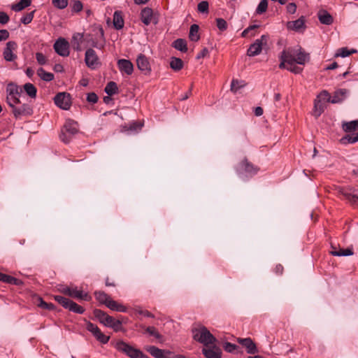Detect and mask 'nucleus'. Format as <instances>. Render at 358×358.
<instances>
[{
	"label": "nucleus",
	"instance_id": "nucleus-1",
	"mask_svg": "<svg viewBox=\"0 0 358 358\" xmlns=\"http://www.w3.org/2000/svg\"><path fill=\"white\" fill-rule=\"evenodd\" d=\"M192 332L193 338L206 347L209 345L215 344L216 342L215 337L204 326H201L199 328L194 329Z\"/></svg>",
	"mask_w": 358,
	"mask_h": 358
},
{
	"label": "nucleus",
	"instance_id": "nucleus-2",
	"mask_svg": "<svg viewBox=\"0 0 358 358\" xmlns=\"http://www.w3.org/2000/svg\"><path fill=\"white\" fill-rule=\"evenodd\" d=\"M78 132V123L72 120H68L61 131L59 137L64 143H69Z\"/></svg>",
	"mask_w": 358,
	"mask_h": 358
},
{
	"label": "nucleus",
	"instance_id": "nucleus-3",
	"mask_svg": "<svg viewBox=\"0 0 358 358\" xmlns=\"http://www.w3.org/2000/svg\"><path fill=\"white\" fill-rule=\"evenodd\" d=\"M115 348L117 350L124 352L130 358H150L138 349L134 348L124 341H118Z\"/></svg>",
	"mask_w": 358,
	"mask_h": 358
},
{
	"label": "nucleus",
	"instance_id": "nucleus-4",
	"mask_svg": "<svg viewBox=\"0 0 358 358\" xmlns=\"http://www.w3.org/2000/svg\"><path fill=\"white\" fill-rule=\"evenodd\" d=\"M22 92V90L16 84L13 83H9L6 87V102L8 106H11L12 103H21L20 96Z\"/></svg>",
	"mask_w": 358,
	"mask_h": 358
},
{
	"label": "nucleus",
	"instance_id": "nucleus-5",
	"mask_svg": "<svg viewBox=\"0 0 358 358\" xmlns=\"http://www.w3.org/2000/svg\"><path fill=\"white\" fill-rule=\"evenodd\" d=\"M259 168L251 162L248 159L244 158L236 167V172L238 175L246 174L249 176H252L257 173Z\"/></svg>",
	"mask_w": 358,
	"mask_h": 358
},
{
	"label": "nucleus",
	"instance_id": "nucleus-6",
	"mask_svg": "<svg viewBox=\"0 0 358 358\" xmlns=\"http://www.w3.org/2000/svg\"><path fill=\"white\" fill-rule=\"evenodd\" d=\"M12 103L9 106L12 109V113L16 119H20L22 117L31 116L33 114V108L28 103Z\"/></svg>",
	"mask_w": 358,
	"mask_h": 358
},
{
	"label": "nucleus",
	"instance_id": "nucleus-7",
	"mask_svg": "<svg viewBox=\"0 0 358 358\" xmlns=\"http://www.w3.org/2000/svg\"><path fill=\"white\" fill-rule=\"evenodd\" d=\"M268 41V36L262 35L260 38L255 40V41L252 43L247 51V55L249 57H255L261 53L262 50V46L266 45Z\"/></svg>",
	"mask_w": 358,
	"mask_h": 358
},
{
	"label": "nucleus",
	"instance_id": "nucleus-8",
	"mask_svg": "<svg viewBox=\"0 0 358 358\" xmlns=\"http://www.w3.org/2000/svg\"><path fill=\"white\" fill-rule=\"evenodd\" d=\"M86 329L91 332L95 338L101 343L106 344L108 342L110 336L102 333L100 329L94 324L87 322L86 323Z\"/></svg>",
	"mask_w": 358,
	"mask_h": 358
},
{
	"label": "nucleus",
	"instance_id": "nucleus-9",
	"mask_svg": "<svg viewBox=\"0 0 358 358\" xmlns=\"http://www.w3.org/2000/svg\"><path fill=\"white\" fill-rule=\"evenodd\" d=\"M55 103L63 110H69L71 106V95L66 92H59L54 98Z\"/></svg>",
	"mask_w": 358,
	"mask_h": 358
},
{
	"label": "nucleus",
	"instance_id": "nucleus-10",
	"mask_svg": "<svg viewBox=\"0 0 358 358\" xmlns=\"http://www.w3.org/2000/svg\"><path fill=\"white\" fill-rule=\"evenodd\" d=\"M141 19L145 25H149L152 22L156 24L158 22V17L149 7H145L141 10Z\"/></svg>",
	"mask_w": 358,
	"mask_h": 358
},
{
	"label": "nucleus",
	"instance_id": "nucleus-11",
	"mask_svg": "<svg viewBox=\"0 0 358 358\" xmlns=\"http://www.w3.org/2000/svg\"><path fill=\"white\" fill-rule=\"evenodd\" d=\"M85 61L86 65L91 69H95L100 65L99 57L96 52L92 48H89L86 50Z\"/></svg>",
	"mask_w": 358,
	"mask_h": 358
},
{
	"label": "nucleus",
	"instance_id": "nucleus-12",
	"mask_svg": "<svg viewBox=\"0 0 358 358\" xmlns=\"http://www.w3.org/2000/svg\"><path fill=\"white\" fill-rule=\"evenodd\" d=\"M54 49L55 52L60 56L67 57L69 55V42L63 38H59L56 41L54 44Z\"/></svg>",
	"mask_w": 358,
	"mask_h": 358
},
{
	"label": "nucleus",
	"instance_id": "nucleus-13",
	"mask_svg": "<svg viewBox=\"0 0 358 358\" xmlns=\"http://www.w3.org/2000/svg\"><path fill=\"white\" fill-rule=\"evenodd\" d=\"M17 45L15 41H8L3 52V56L6 61L13 62L17 59V55L13 52L16 50Z\"/></svg>",
	"mask_w": 358,
	"mask_h": 358
},
{
	"label": "nucleus",
	"instance_id": "nucleus-14",
	"mask_svg": "<svg viewBox=\"0 0 358 358\" xmlns=\"http://www.w3.org/2000/svg\"><path fill=\"white\" fill-rule=\"evenodd\" d=\"M338 193L348 200L351 204L358 206V189L339 188Z\"/></svg>",
	"mask_w": 358,
	"mask_h": 358
},
{
	"label": "nucleus",
	"instance_id": "nucleus-15",
	"mask_svg": "<svg viewBox=\"0 0 358 358\" xmlns=\"http://www.w3.org/2000/svg\"><path fill=\"white\" fill-rule=\"evenodd\" d=\"M145 350L155 358H170V351L161 350L154 345H147Z\"/></svg>",
	"mask_w": 358,
	"mask_h": 358
},
{
	"label": "nucleus",
	"instance_id": "nucleus-16",
	"mask_svg": "<svg viewBox=\"0 0 358 358\" xmlns=\"http://www.w3.org/2000/svg\"><path fill=\"white\" fill-rule=\"evenodd\" d=\"M238 343L242 345L246 348L247 352L248 354H256L258 352L256 344L253 342V341L250 338H238L237 339Z\"/></svg>",
	"mask_w": 358,
	"mask_h": 358
},
{
	"label": "nucleus",
	"instance_id": "nucleus-17",
	"mask_svg": "<svg viewBox=\"0 0 358 358\" xmlns=\"http://www.w3.org/2000/svg\"><path fill=\"white\" fill-rule=\"evenodd\" d=\"M137 66L140 71L145 75L150 73L151 67L148 58L143 54H140L136 59Z\"/></svg>",
	"mask_w": 358,
	"mask_h": 358
},
{
	"label": "nucleus",
	"instance_id": "nucleus-18",
	"mask_svg": "<svg viewBox=\"0 0 358 358\" xmlns=\"http://www.w3.org/2000/svg\"><path fill=\"white\" fill-rule=\"evenodd\" d=\"M93 314L94 317L99 321V322L106 327L110 325V323L113 322V317L108 315L106 313L101 310L95 309L93 311Z\"/></svg>",
	"mask_w": 358,
	"mask_h": 358
},
{
	"label": "nucleus",
	"instance_id": "nucleus-19",
	"mask_svg": "<svg viewBox=\"0 0 358 358\" xmlns=\"http://www.w3.org/2000/svg\"><path fill=\"white\" fill-rule=\"evenodd\" d=\"M117 66L122 73L131 75L134 71L133 64L128 59H120L117 61Z\"/></svg>",
	"mask_w": 358,
	"mask_h": 358
},
{
	"label": "nucleus",
	"instance_id": "nucleus-20",
	"mask_svg": "<svg viewBox=\"0 0 358 358\" xmlns=\"http://www.w3.org/2000/svg\"><path fill=\"white\" fill-rule=\"evenodd\" d=\"M209 348H204L202 352L206 358H221L222 351L220 348L212 344Z\"/></svg>",
	"mask_w": 358,
	"mask_h": 358
},
{
	"label": "nucleus",
	"instance_id": "nucleus-21",
	"mask_svg": "<svg viewBox=\"0 0 358 358\" xmlns=\"http://www.w3.org/2000/svg\"><path fill=\"white\" fill-rule=\"evenodd\" d=\"M280 58H283L287 62V65H294L296 58V50L289 48L287 50H284L281 52Z\"/></svg>",
	"mask_w": 358,
	"mask_h": 358
},
{
	"label": "nucleus",
	"instance_id": "nucleus-22",
	"mask_svg": "<svg viewBox=\"0 0 358 358\" xmlns=\"http://www.w3.org/2000/svg\"><path fill=\"white\" fill-rule=\"evenodd\" d=\"M305 19L304 17L301 16L298 20L294 21H289L287 23V27L288 29L299 31L305 28Z\"/></svg>",
	"mask_w": 358,
	"mask_h": 358
},
{
	"label": "nucleus",
	"instance_id": "nucleus-23",
	"mask_svg": "<svg viewBox=\"0 0 358 358\" xmlns=\"http://www.w3.org/2000/svg\"><path fill=\"white\" fill-rule=\"evenodd\" d=\"M331 251L330 253L334 256L337 257H345V256H350L353 255L352 249L351 248H346L343 249L341 248H337L336 246L331 244Z\"/></svg>",
	"mask_w": 358,
	"mask_h": 358
},
{
	"label": "nucleus",
	"instance_id": "nucleus-24",
	"mask_svg": "<svg viewBox=\"0 0 358 358\" xmlns=\"http://www.w3.org/2000/svg\"><path fill=\"white\" fill-rule=\"evenodd\" d=\"M309 54L305 52L301 48L296 50L295 63L301 65H304L309 61Z\"/></svg>",
	"mask_w": 358,
	"mask_h": 358
},
{
	"label": "nucleus",
	"instance_id": "nucleus-25",
	"mask_svg": "<svg viewBox=\"0 0 358 358\" xmlns=\"http://www.w3.org/2000/svg\"><path fill=\"white\" fill-rule=\"evenodd\" d=\"M124 22L122 16V13L120 10L115 11L113 14V26L117 29H122L124 27Z\"/></svg>",
	"mask_w": 358,
	"mask_h": 358
},
{
	"label": "nucleus",
	"instance_id": "nucleus-26",
	"mask_svg": "<svg viewBox=\"0 0 358 358\" xmlns=\"http://www.w3.org/2000/svg\"><path fill=\"white\" fill-rule=\"evenodd\" d=\"M348 93V91L345 89H339L336 90L331 99V103H337L343 101L345 99Z\"/></svg>",
	"mask_w": 358,
	"mask_h": 358
},
{
	"label": "nucleus",
	"instance_id": "nucleus-27",
	"mask_svg": "<svg viewBox=\"0 0 358 358\" xmlns=\"http://www.w3.org/2000/svg\"><path fill=\"white\" fill-rule=\"evenodd\" d=\"M320 22L326 25H329L333 22L332 16L325 10H320L317 13Z\"/></svg>",
	"mask_w": 358,
	"mask_h": 358
},
{
	"label": "nucleus",
	"instance_id": "nucleus-28",
	"mask_svg": "<svg viewBox=\"0 0 358 358\" xmlns=\"http://www.w3.org/2000/svg\"><path fill=\"white\" fill-rule=\"evenodd\" d=\"M69 296L86 301H90L92 299L87 293H83L82 291L77 290L76 287L71 288Z\"/></svg>",
	"mask_w": 358,
	"mask_h": 358
},
{
	"label": "nucleus",
	"instance_id": "nucleus-29",
	"mask_svg": "<svg viewBox=\"0 0 358 358\" xmlns=\"http://www.w3.org/2000/svg\"><path fill=\"white\" fill-rule=\"evenodd\" d=\"M106 307L112 310L120 313H126L127 310V308L124 305L118 303L117 301L111 299L108 301Z\"/></svg>",
	"mask_w": 358,
	"mask_h": 358
},
{
	"label": "nucleus",
	"instance_id": "nucleus-30",
	"mask_svg": "<svg viewBox=\"0 0 358 358\" xmlns=\"http://www.w3.org/2000/svg\"><path fill=\"white\" fill-rule=\"evenodd\" d=\"M0 281L6 282L10 285H21L22 282L21 280L15 278L13 276L2 273L0 272Z\"/></svg>",
	"mask_w": 358,
	"mask_h": 358
},
{
	"label": "nucleus",
	"instance_id": "nucleus-31",
	"mask_svg": "<svg viewBox=\"0 0 358 358\" xmlns=\"http://www.w3.org/2000/svg\"><path fill=\"white\" fill-rule=\"evenodd\" d=\"M325 104L320 99H315L314 101L313 115L317 118L324 112Z\"/></svg>",
	"mask_w": 358,
	"mask_h": 358
},
{
	"label": "nucleus",
	"instance_id": "nucleus-32",
	"mask_svg": "<svg viewBox=\"0 0 358 358\" xmlns=\"http://www.w3.org/2000/svg\"><path fill=\"white\" fill-rule=\"evenodd\" d=\"M342 129L345 132H352L358 129V120L350 122H344L342 124Z\"/></svg>",
	"mask_w": 358,
	"mask_h": 358
},
{
	"label": "nucleus",
	"instance_id": "nucleus-33",
	"mask_svg": "<svg viewBox=\"0 0 358 358\" xmlns=\"http://www.w3.org/2000/svg\"><path fill=\"white\" fill-rule=\"evenodd\" d=\"M66 309H68L69 310L78 313V314H83L85 312V308L82 306H79L72 300H69L68 302V305L65 307Z\"/></svg>",
	"mask_w": 358,
	"mask_h": 358
},
{
	"label": "nucleus",
	"instance_id": "nucleus-34",
	"mask_svg": "<svg viewBox=\"0 0 358 358\" xmlns=\"http://www.w3.org/2000/svg\"><path fill=\"white\" fill-rule=\"evenodd\" d=\"M23 89L26 94L32 99H35L36 96L37 89L36 87L31 83H27L24 85Z\"/></svg>",
	"mask_w": 358,
	"mask_h": 358
},
{
	"label": "nucleus",
	"instance_id": "nucleus-35",
	"mask_svg": "<svg viewBox=\"0 0 358 358\" xmlns=\"http://www.w3.org/2000/svg\"><path fill=\"white\" fill-rule=\"evenodd\" d=\"M96 299L101 304L106 306L108 301L110 299V297L103 291H96L94 292Z\"/></svg>",
	"mask_w": 358,
	"mask_h": 358
},
{
	"label": "nucleus",
	"instance_id": "nucleus-36",
	"mask_svg": "<svg viewBox=\"0 0 358 358\" xmlns=\"http://www.w3.org/2000/svg\"><path fill=\"white\" fill-rule=\"evenodd\" d=\"M172 45L174 48L182 52H186L187 51V42L185 39H176L173 41Z\"/></svg>",
	"mask_w": 358,
	"mask_h": 358
},
{
	"label": "nucleus",
	"instance_id": "nucleus-37",
	"mask_svg": "<svg viewBox=\"0 0 358 358\" xmlns=\"http://www.w3.org/2000/svg\"><path fill=\"white\" fill-rule=\"evenodd\" d=\"M199 25L194 24L191 25L189 29V38L190 41H198L200 38L199 34Z\"/></svg>",
	"mask_w": 358,
	"mask_h": 358
},
{
	"label": "nucleus",
	"instance_id": "nucleus-38",
	"mask_svg": "<svg viewBox=\"0 0 358 358\" xmlns=\"http://www.w3.org/2000/svg\"><path fill=\"white\" fill-rule=\"evenodd\" d=\"M31 0H20L18 3L12 5L11 8L15 12H19L31 5Z\"/></svg>",
	"mask_w": 358,
	"mask_h": 358
},
{
	"label": "nucleus",
	"instance_id": "nucleus-39",
	"mask_svg": "<svg viewBox=\"0 0 358 358\" xmlns=\"http://www.w3.org/2000/svg\"><path fill=\"white\" fill-rule=\"evenodd\" d=\"M358 141V136L357 134H347L342 137L340 140L341 143L347 145L350 143H355Z\"/></svg>",
	"mask_w": 358,
	"mask_h": 358
},
{
	"label": "nucleus",
	"instance_id": "nucleus-40",
	"mask_svg": "<svg viewBox=\"0 0 358 358\" xmlns=\"http://www.w3.org/2000/svg\"><path fill=\"white\" fill-rule=\"evenodd\" d=\"M171 68L176 71H178L183 67V62L181 59L177 57H171L170 62Z\"/></svg>",
	"mask_w": 358,
	"mask_h": 358
},
{
	"label": "nucleus",
	"instance_id": "nucleus-41",
	"mask_svg": "<svg viewBox=\"0 0 358 358\" xmlns=\"http://www.w3.org/2000/svg\"><path fill=\"white\" fill-rule=\"evenodd\" d=\"M143 124L141 122L134 121L129 124L127 126H125L124 128L127 131L131 132H138L143 127Z\"/></svg>",
	"mask_w": 358,
	"mask_h": 358
},
{
	"label": "nucleus",
	"instance_id": "nucleus-42",
	"mask_svg": "<svg viewBox=\"0 0 358 358\" xmlns=\"http://www.w3.org/2000/svg\"><path fill=\"white\" fill-rule=\"evenodd\" d=\"M38 76L45 81H51L54 79V74L46 72L43 68H40L37 71Z\"/></svg>",
	"mask_w": 358,
	"mask_h": 358
},
{
	"label": "nucleus",
	"instance_id": "nucleus-43",
	"mask_svg": "<svg viewBox=\"0 0 358 358\" xmlns=\"http://www.w3.org/2000/svg\"><path fill=\"white\" fill-rule=\"evenodd\" d=\"M117 90H118V88H117V84L113 82V81H110L109 82L106 87H105V92L109 95V96H112L116 93H117Z\"/></svg>",
	"mask_w": 358,
	"mask_h": 358
},
{
	"label": "nucleus",
	"instance_id": "nucleus-44",
	"mask_svg": "<svg viewBox=\"0 0 358 358\" xmlns=\"http://www.w3.org/2000/svg\"><path fill=\"white\" fill-rule=\"evenodd\" d=\"M83 34L77 33L73 36V43L74 49L76 50H80V43L83 41Z\"/></svg>",
	"mask_w": 358,
	"mask_h": 358
},
{
	"label": "nucleus",
	"instance_id": "nucleus-45",
	"mask_svg": "<svg viewBox=\"0 0 358 358\" xmlns=\"http://www.w3.org/2000/svg\"><path fill=\"white\" fill-rule=\"evenodd\" d=\"M268 0H261L259 5L257 6L255 13L257 15H262L264 13L268 8Z\"/></svg>",
	"mask_w": 358,
	"mask_h": 358
},
{
	"label": "nucleus",
	"instance_id": "nucleus-46",
	"mask_svg": "<svg viewBox=\"0 0 358 358\" xmlns=\"http://www.w3.org/2000/svg\"><path fill=\"white\" fill-rule=\"evenodd\" d=\"M245 85V83L243 80H233L231 84V90L234 92H236L239 89L243 87Z\"/></svg>",
	"mask_w": 358,
	"mask_h": 358
},
{
	"label": "nucleus",
	"instance_id": "nucleus-47",
	"mask_svg": "<svg viewBox=\"0 0 358 358\" xmlns=\"http://www.w3.org/2000/svg\"><path fill=\"white\" fill-rule=\"evenodd\" d=\"M355 50H349L347 48H342L336 53V57H345L355 52Z\"/></svg>",
	"mask_w": 358,
	"mask_h": 358
},
{
	"label": "nucleus",
	"instance_id": "nucleus-48",
	"mask_svg": "<svg viewBox=\"0 0 358 358\" xmlns=\"http://www.w3.org/2000/svg\"><path fill=\"white\" fill-rule=\"evenodd\" d=\"M145 332L148 333L150 336H152L157 339H160L162 338V335L157 331L156 328L154 327H148L145 328Z\"/></svg>",
	"mask_w": 358,
	"mask_h": 358
},
{
	"label": "nucleus",
	"instance_id": "nucleus-49",
	"mask_svg": "<svg viewBox=\"0 0 358 358\" xmlns=\"http://www.w3.org/2000/svg\"><path fill=\"white\" fill-rule=\"evenodd\" d=\"M52 3L59 9H64L68 6V0H52Z\"/></svg>",
	"mask_w": 358,
	"mask_h": 358
},
{
	"label": "nucleus",
	"instance_id": "nucleus-50",
	"mask_svg": "<svg viewBox=\"0 0 358 358\" xmlns=\"http://www.w3.org/2000/svg\"><path fill=\"white\" fill-rule=\"evenodd\" d=\"M34 13H35V10H33L30 13H27L25 15H24L21 18V20H20L21 22L23 23L24 24H29L34 18Z\"/></svg>",
	"mask_w": 358,
	"mask_h": 358
},
{
	"label": "nucleus",
	"instance_id": "nucleus-51",
	"mask_svg": "<svg viewBox=\"0 0 358 358\" xmlns=\"http://www.w3.org/2000/svg\"><path fill=\"white\" fill-rule=\"evenodd\" d=\"M317 99H320L325 103L326 102H331V99L329 92L326 90H324L317 96Z\"/></svg>",
	"mask_w": 358,
	"mask_h": 358
},
{
	"label": "nucleus",
	"instance_id": "nucleus-52",
	"mask_svg": "<svg viewBox=\"0 0 358 358\" xmlns=\"http://www.w3.org/2000/svg\"><path fill=\"white\" fill-rule=\"evenodd\" d=\"M208 2L206 1H202L199 3L197 9L200 13H208Z\"/></svg>",
	"mask_w": 358,
	"mask_h": 358
},
{
	"label": "nucleus",
	"instance_id": "nucleus-53",
	"mask_svg": "<svg viewBox=\"0 0 358 358\" xmlns=\"http://www.w3.org/2000/svg\"><path fill=\"white\" fill-rule=\"evenodd\" d=\"M55 300L58 302L61 306H62L64 308L68 305V302L69 301V299L65 298L62 296H54Z\"/></svg>",
	"mask_w": 358,
	"mask_h": 358
},
{
	"label": "nucleus",
	"instance_id": "nucleus-54",
	"mask_svg": "<svg viewBox=\"0 0 358 358\" xmlns=\"http://www.w3.org/2000/svg\"><path fill=\"white\" fill-rule=\"evenodd\" d=\"M83 6L80 1L75 0L71 6L72 11L78 13L83 10Z\"/></svg>",
	"mask_w": 358,
	"mask_h": 358
},
{
	"label": "nucleus",
	"instance_id": "nucleus-55",
	"mask_svg": "<svg viewBox=\"0 0 358 358\" xmlns=\"http://www.w3.org/2000/svg\"><path fill=\"white\" fill-rule=\"evenodd\" d=\"M217 27L220 31H225L227 29V23L225 20L222 18L216 19Z\"/></svg>",
	"mask_w": 358,
	"mask_h": 358
},
{
	"label": "nucleus",
	"instance_id": "nucleus-56",
	"mask_svg": "<svg viewBox=\"0 0 358 358\" xmlns=\"http://www.w3.org/2000/svg\"><path fill=\"white\" fill-rule=\"evenodd\" d=\"M238 348V345L227 342L224 345V349L228 352H234Z\"/></svg>",
	"mask_w": 358,
	"mask_h": 358
},
{
	"label": "nucleus",
	"instance_id": "nucleus-57",
	"mask_svg": "<svg viewBox=\"0 0 358 358\" xmlns=\"http://www.w3.org/2000/svg\"><path fill=\"white\" fill-rule=\"evenodd\" d=\"M122 325V322L119 320L113 319V322L110 323V325L108 327L113 328L115 331H117L120 329Z\"/></svg>",
	"mask_w": 358,
	"mask_h": 358
},
{
	"label": "nucleus",
	"instance_id": "nucleus-58",
	"mask_svg": "<svg viewBox=\"0 0 358 358\" xmlns=\"http://www.w3.org/2000/svg\"><path fill=\"white\" fill-rule=\"evenodd\" d=\"M87 101L89 103H95L98 101V96L94 92H90L87 94Z\"/></svg>",
	"mask_w": 358,
	"mask_h": 358
},
{
	"label": "nucleus",
	"instance_id": "nucleus-59",
	"mask_svg": "<svg viewBox=\"0 0 358 358\" xmlns=\"http://www.w3.org/2000/svg\"><path fill=\"white\" fill-rule=\"evenodd\" d=\"M296 63H294V65L289 66V67H287V69L295 74H298L303 71V69L296 65Z\"/></svg>",
	"mask_w": 358,
	"mask_h": 358
},
{
	"label": "nucleus",
	"instance_id": "nucleus-60",
	"mask_svg": "<svg viewBox=\"0 0 358 358\" xmlns=\"http://www.w3.org/2000/svg\"><path fill=\"white\" fill-rule=\"evenodd\" d=\"M36 59L38 62V63L41 65H43L46 62V58L45 55L41 52H37L36 54Z\"/></svg>",
	"mask_w": 358,
	"mask_h": 358
},
{
	"label": "nucleus",
	"instance_id": "nucleus-61",
	"mask_svg": "<svg viewBox=\"0 0 358 358\" xmlns=\"http://www.w3.org/2000/svg\"><path fill=\"white\" fill-rule=\"evenodd\" d=\"M10 20L9 16L5 12H0V24H5L8 22Z\"/></svg>",
	"mask_w": 358,
	"mask_h": 358
},
{
	"label": "nucleus",
	"instance_id": "nucleus-62",
	"mask_svg": "<svg viewBox=\"0 0 358 358\" xmlns=\"http://www.w3.org/2000/svg\"><path fill=\"white\" fill-rule=\"evenodd\" d=\"M40 300H41V302L38 304V306L40 307L45 308V309H48V310H51L53 308L54 305L52 303H48L45 302L44 301H43L42 299H40Z\"/></svg>",
	"mask_w": 358,
	"mask_h": 358
},
{
	"label": "nucleus",
	"instance_id": "nucleus-63",
	"mask_svg": "<svg viewBox=\"0 0 358 358\" xmlns=\"http://www.w3.org/2000/svg\"><path fill=\"white\" fill-rule=\"evenodd\" d=\"M296 10V5L294 3H289L287 6V11L289 13L294 14Z\"/></svg>",
	"mask_w": 358,
	"mask_h": 358
},
{
	"label": "nucleus",
	"instance_id": "nucleus-64",
	"mask_svg": "<svg viewBox=\"0 0 358 358\" xmlns=\"http://www.w3.org/2000/svg\"><path fill=\"white\" fill-rule=\"evenodd\" d=\"M9 37V32L6 29L0 30V41H5Z\"/></svg>",
	"mask_w": 358,
	"mask_h": 358
}]
</instances>
